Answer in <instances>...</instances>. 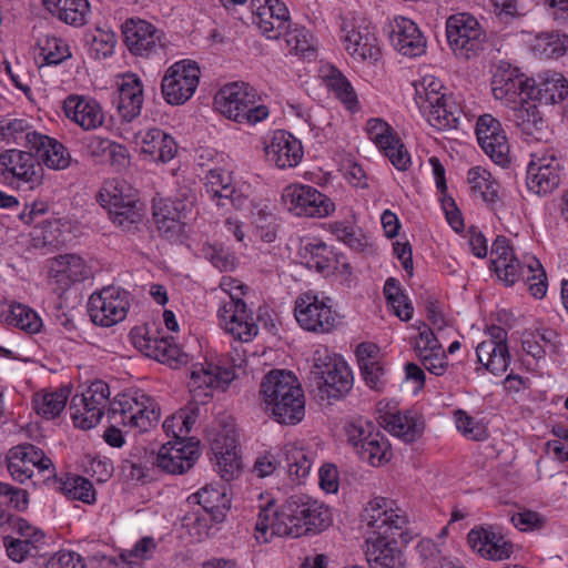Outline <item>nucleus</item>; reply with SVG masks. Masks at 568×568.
Listing matches in <instances>:
<instances>
[{"label": "nucleus", "instance_id": "obj_44", "mask_svg": "<svg viewBox=\"0 0 568 568\" xmlns=\"http://www.w3.org/2000/svg\"><path fill=\"white\" fill-rule=\"evenodd\" d=\"M568 36L559 32H541L531 42V51L539 59H556L566 53Z\"/></svg>", "mask_w": 568, "mask_h": 568}, {"label": "nucleus", "instance_id": "obj_29", "mask_svg": "<svg viewBox=\"0 0 568 568\" xmlns=\"http://www.w3.org/2000/svg\"><path fill=\"white\" fill-rule=\"evenodd\" d=\"M390 41L403 55L418 57L426 50V40L419 28L405 17H396L390 23Z\"/></svg>", "mask_w": 568, "mask_h": 568}, {"label": "nucleus", "instance_id": "obj_2", "mask_svg": "<svg viewBox=\"0 0 568 568\" xmlns=\"http://www.w3.org/2000/svg\"><path fill=\"white\" fill-rule=\"evenodd\" d=\"M364 520L378 537L366 541V560L369 568H404L403 552L395 540L387 539L388 534L395 535L405 527L407 518L404 511L393 507V501L384 497H375L364 509Z\"/></svg>", "mask_w": 568, "mask_h": 568}, {"label": "nucleus", "instance_id": "obj_31", "mask_svg": "<svg viewBox=\"0 0 568 568\" xmlns=\"http://www.w3.org/2000/svg\"><path fill=\"white\" fill-rule=\"evenodd\" d=\"M90 276V268L84 260L75 254L59 255L50 261L49 278L67 288L73 283L82 282Z\"/></svg>", "mask_w": 568, "mask_h": 568}, {"label": "nucleus", "instance_id": "obj_52", "mask_svg": "<svg viewBox=\"0 0 568 568\" xmlns=\"http://www.w3.org/2000/svg\"><path fill=\"white\" fill-rule=\"evenodd\" d=\"M61 493L70 499L81 500L84 504L95 501V489L93 484L79 475H69L60 480Z\"/></svg>", "mask_w": 568, "mask_h": 568}, {"label": "nucleus", "instance_id": "obj_1", "mask_svg": "<svg viewBox=\"0 0 568 568\" xmlns=\"http://www.w3.org/2000/svg\"><path fill=\"white\" fill-rule=\"evenodd\" d=\"M332 513L322 501L307 495H292L282 505L268 503L260 510L255 538L268 542L273 536L297 538L318 534L332 524Z\"/></svg>", "mask_w": 568, "mask_h": 568}, {"label": "nucleus", "instance_id": "obj_34", "mask_svg": "<svg viewBox=\"0 0 568 568\" xmlns=\"http://www.w3.org/2000/svg\"><path fill=\"white\" fill-rule=\"evenodd\" d=\"M344 45L345 50L358 60H377L379 57V47L374 31L368 26H352L351 29L345 26Z\"/></svg>", "mask_w": 568, "mask_h": 568}, {"label": "nucleus", "instance_id": "obj_37", "mask_svg": "<svg viewBox=\"0 0 568 568\" xmlns=\"http://www.w3.org/2000/svg\"><path fill=\"white\" fill-rule=\"evenodd\" d=\"M44 9L59 21L79 28L88 22L89 0H42Z\"/></svg>", "mask_w": 568, "mask_h": 568}, {"label": "nucleus", "instance_id": "obj_40", "mask_svg": "<svg viewBox=\"0 0 568 568\" xmlns=\"http://www.w3.org/2000/svg\"><path fill=\"white\" fill-rule=\"evenodd\" d=\"M322 78L335 98L351 112L359 110L356 91L348 79L335 67L322 69Z\"/></svg>", "mask_w": 568, "mask_h": 568}, {"label": "nucleus", "instance_id": "obj_17", "mask_svg": "<svg viewBox=\"0 0 568 568\" xmlns=\"http://www.w3.org/2000/svg\"><path fill=\"white\" fill-rule=\"evenodd\" d=\"M233 378L234 373L229 368L212 363L193 364L189 382L192 398L199 404H206L214 389L224 390Z\"/></svg>", "mask_w": 568, "mask_h": 568}, {"label": "nucleus", "instance_id": "obj_39", "mask_svg": "<svg viewBox=\"0 0 568 568\" xmlns=\"http://www.w3.org/2000/svg\"><path fill=\"white\" fill-rule=\"evenodd\" d=\"M385 428L405 443L417 440L424 432V420L409 410L387 414L383 417Z\"/></svg>", "mask_w": 568, "mask_h": 568}, {"label": "nucleus", "instance_id": "obj_4", "mask_svg": "<svg viewBox=\"0 0 568 568\" xmlns=\"http://www.w3.org/2000/svg\"><path fill=\"white\" fill-rule=\"evenodd\" d=\"M491 268L506 285H514L523 280L534 297L542 298L546 295L547 275L535 256L527 257L521 264L505 236L496 237L491 245Z\"/></svg>", "mask_w": 568, "mask_h": 568}, {"label": "nucleus", "instance_id": "obj_48", "mask_svg": "<svg viewBox=\"0 0 568 568\" xmlns=\"http://www.w3.org/2000/svg\"><path fill=\"white\" fill-rule=\"evenodd\" d=\"M445 88L438 79L434 77H425L420 84L416 87L415 101L418 105L419 110H426L430 113V119L434 118V113H432V108H434V103H438L443 95H447ZM435 122V120H433ZM440 121H438L439 124ZM437 123V121H436Z\"/></svg>", "mask_w": 568, "mask_h": 568}, {"label": "nucleus", "instance_id": "obj_3", "mask_svg": "<svg viewBox=\"0 0 568 568\" xmlns=\"http://www.w3.org/2000/svg\"><path fill=\"white\" fill-rule=\"evenodd\" d=\"M260 393L273 418L285 425L300 423L305 414L304 392L288 371L273 369L264 376Z\"/></svg>", "mask_w": 568, "mask_h": 568}, {"label": "nucleus", "instance_id": "obj_43", "mask_svg": "<svg viewBox=\"0 0 568 568\" xmlns=\"http://www.w3.org/2000/svg\"><path fill=\"white\" fill-rule=\"evenodd\" d=\"M68 388L43 390L33 395V407L38 415L45 419L58 417L65 408L69 398Z\"/></svg>", "mask_w": 568, "mask_h": 568}, {"label": "nucleus", "instance_id": "obj_41", "mask_svg": "<svg viewBox=\"0 0 568 568\" xmlns=\"http://www.w3.org/2000/svg\"><path fill=\"white\" fill-rule=\"evenodd\" d=\"M420 112L432 126L443 131L456 129L463 113L460 104L452 94L443 95V99L437 104L434 103V108H432L435 121H440L439 124L430 119V113L426 110H420Z\"/></svg>", "mask_w": 568, "mask_h": 568}, {"label": "nucleus", "instance_id": "obj_51", "mask_svg": "<svg viewBox=\"0 0 568 568\" xmlns=\"http://www.w3.org/2000/svg\"><path fill=\"white\" fill-rule=\"evenodd\" d=\"M6 321L28 334H36L42 327V320L29 306L20 303L10 305Z\"/></svg>", "mask_w": 568, "mask_h": 568}, {"label": "nucleus", "instance_id": "obj_46", "mask_svg": "<svg viewBox=\"0 0 568 568\" xmlns=\"http://www.w3.org/2000/svg\"><path fill=\"white\" fill-rule=\"evenodd\" d=\"M251 217L256 234L262 241L270 243L276 239V216L270 203L266 201L252 203Z\"/></svg>", "mask_w": 568, "mask_h": 568}, {"label": "nucleus", "instance_id": "obj_18", "mask_svg": "<svg viewBox=\"0 0 568 568\" xmlns=\"http://www.w3.org/2000/svg\"><path fill=\"white\" fill-rule=\"evenodd\" d=\"M34 469L48 473V477L54 471L51 459L32 444H21L9 450L8 470L14 480L23 484L32 478Z\"/></svg>", "mask_w": 568, "mask_h": 568}, {"label": "nucleus", "instance_id": "obj_21", "mask_svg": "<svg viewBox=\"0 0 568 568\" xmlns=\"http://www.w3.org/2000/svg\"><path fill=\"white\" fill-rule=\"evenodd\" d=\"M199 455V442L194 438L174 440L161 446L154 464L168 474L181 475L194 466Z\"/></svg>", "mask_w": 568, "mask_h": 568}, {"label": "nucleus", "instance_id": "obj_14", "mask_svg": "<svg viewBox=\"0 0 568 568\" xmlns=\"http://www.w3.org/2000/svg\"><path fill=\"white\" fill-rule=\"evenodd\" d=\"M562 164L555 150H540L531 154L527 166L526 184L537 195H547L560 184Z\"/></svg>", "mask_w": 568, "mask_h": 568}, {"label": "nucleus", "instance_id": "obj_45", "mask_svg": "<svg viewBox=\"0 0 568 568\" xmlns=\"http://www.w3.org/2000/svg\"><path fill=\"white\" fill-rule=\"evenodd\" d=\"M283 468H285L293 481L305 478L312 468L310 454L302 447L288 443L282 449Z\"/></svg>", "mask_w": 568, "mask_h": 568}, {"label": "nucleus", "instance_id": "obj_8", "mask_svg": "<svg viewBox=\"0 0 568 568\" xmlns=\"http://www.w3.org/2000/svg\"><path fill=\"white\" fill-rule=\"evenodd\" d=\"M110 388L103 381H94L81 394H75L70 403L74 426L90 429L97 426L110 406Z\"/></svg>", "mask_w": 568, "mask_h": 568}, {"label": "nucleus", "instance_id": "obj_57", "mask_svg": "<svg viewBox=\"0 0 568 568\" xmlns=\"http://www.w3.org/2000/svg\"><path fill=\"white\" fill-rule=\"evenodd\" d=\"M116 43V37L112 31H105L98 28L91 36L90 55L97 60L111 57Z\"/></svg>", "mask_w": 568, "mask_h": 568}, {"label": "nucleus", "instance_id": "obj_26", "mask_svg": "<svg viewBox=\"0 0 568 568\" xmlns=\"http://www.w3.org/2000/svg\"><path fill=\"white\" fill-rule=\"evenodd\" d=\"M508 118L528 139L540 141L548 132L547 121L540 113L536 101L530 98L519 99L510 105Z\"/></svg>", "mask_w": 568, "mask_h": 568}, {"label": "nucleus", "instance_id": "obj_53", "mask_svg": "<svg viewBox=\"0 0 568 568\" xmlns=\"http://www.w3.org/2000/svg\"><path fill=\"white\" fill-rule=\"evenodd\" d=\"M358 457L374 467L388 463L392 458V449L387 438L381 432L373 434L364 449H361Z\"/></svg>", "mask_w": 568, "mask_h": 568}, {"label": "nucleus", "instance_id": "obj_10", "mask_svg": "<svg viewBox=\"0 0 568 568\" xmlns=\"http://www.w3.org/2000/svg\"><path fill=\"white\" fill-rule=\"evenodd\" d=\"M200 75V68L194 61L182 60L172 64L161 82L164 100L172 105L189 101L199 85Z\"/></svg>", "mask_w": 568, "mask_h": 568}, {"label": "nucleus", "instance_id": "obj_20", "mask_svg": "<svg viewBox=\"0 0 568 568\" xmlns=\"http://www.w3.org/2000/svg\"><path fill=\"white\" fill-rule=\"evenodd\" d=\"M530 79L516 67L501 62L491 79V92L495 99L503 101L508 108L528 98Z\"/></svg>", "mask_w": 568, "mask_h": 568}, {"label": "nucleus", "instance_id": "obj_42", "mask_svg": "<svg viewBox=\"0 0 568 568\" xmlns=\"http://www.w3.org/2000/svg\"><path fill=\"white\" fill-rule=\"evenodd\" d=\"M476 355L478 362L496 376L503 375L511 361L508 346H496L490 342L479 343Z\"/></svg>", "mask_w": 568, "mask_h": 568}, {"label": "nucleus", "instance_id": "obj_35", "mask_svg": "<svg viewBox=\"0 0 568 568\" xmlns=\"http://www.w3.org/2000/svg\"><path fill=\"white\" fill-rule=\"evenodd\" d=\"M320 388L329 398H339L353 386V375L344 362L333 361L320 372Z\"/></svg>", "mask_w": 568, "mask_h": 568}, {"label": "nucleus", "instance_id": "obj_56", "mask_svg": "<svg viewBox=\"0 0 568 568\" xmlns=\"http://www.w3.org/2000/svg\"><path fill=\"white\" fill-rule=\"evenodd\" d=\"M203 257L221 272H229L235 267L236 257L220 244L204 243L201 248Z\"/></svg>", "mask_w": 568, "mask_h": 568}, {"label": "nucleus", "instance_id": "obj_23", "mask_svg": "<svg viewBox=\"0 0 568 568\" xmlns=\"http://www.w3.org/2000/svg\"><path fill=\"white\" fill-rule=\"evenodd\" d=\"M467 541L477 554L489 560H506L514 554V544L494 526L470 529Z\"/></svg>", "mask_w": 568, "mask_h": 568}, {"label": "nucleus", "instance_id": "obj_64", "mask_svg": "<svg viewBox=\"0 0 568 568\" xmlns=\"http://www.w3.org/2000/svg\"><path fill=\"white\" fill-rule=\"evenodd\" d=\"M254 23L257 24L262 34L266 36L268 39H278L288 31L290 17H275L271 18V20L258 17V20H254Z\"/></svg>", "mask_w": 568, "mask_h": 568}, {"label": "nucleus", "instance_id": "obj_13", "mask_svg": "<svg viewBox=\"0 0 568 568\" xmlns=\"http://www.w3.org/2000/svg\"><path fill=\"white\" fill-rule=\"evenodd\" d=\"M282 200L297 216L326 217L335 211L334 202L311 185L290 184L283 190Z\"/></svg>", "mask_w": 568, "mask_h": 568}, {"label": "nucleus", "instance_id": "obj_59", "mask_svg": "<svg viewBox=\"0 0 568 568\" xmlns=\"http://www.w3.org/2000/svg\"><path fill=\"white\" fill-rule=\"evenodd\" d=\"M385 156L388 158L390 163L399 171L408 170L410 165V154L406 146L398 138L397 133L394 135V141L388 139V143L377 146Z\"/></svg>", "mask_w": 568, "mask_h": 568}, {"label": "nucleus", "instance_id": "obj_27", "mask_svg": "<svg viewBox=\"0 0 568 568\" xmlns=\"http://www.w3.org/2000/svg\"><path fill=\"white\" fill-rule=\"evenodd\" d=\"M63 112L85 131L95 130L104 123L103 109L93 98L71 94L63 101Z\"/></svg>", "mask_w": 568, "mask_h": 568}, {"label": "nucleus", "instance_id": "obj_7", "mask_svg": "<svg viewBox=\"0 0 568 568\" xmlns=\"http://www.w3.org/2000/svg\"><path fill=\"white\" fill-rule=\"evenodd\" d=\"M294 316L303 329L320 334L332 332L338 322V315L333 310L331 298L320 297L312 291L296 297Z\"/></svg>", "mask_w": 568, "mask_h": 568}, {"label": "nucleus", "instance_id": "obj_12", "mask_svg": "<svg viewBox=\"0 0 568 568\" xmlns=\"http://www.w3.org/2000/svg\"><path fill=\"white\" fill-rule=\"evenodd\" d=\"M220 325L235 339L252 341L258 333L254 313L237 294H227L217 310Z\"/></svg>", "mask_w": 568, "mask_h": 568}, {"label": "nucleus", "instance_id": "obj_19", "mask_svg": "<svg viewBox=\"0 0 568 568\" xmlns=\"http://www.w3.org/2000/svg\"><path fill=\"white\" fill-rule=\"evenodd\" d=\"M300 256L306 267L324 276L335 272L349 274L352 271L344 254L336 252L318 239L305 243L300 251Z\"/></svg>", "mask_w": 568, "mask_h": 568}, {"label": "nucleus", "instance_id": "obj_36", "mask_svg": "<svg viewBox=\"0 0 568 568\" xmlns=\"http://www.w3.org/2000/svg\"><path fill=\"white\" fill-rule=\"evenodd\" d=\"M143 105V84L140 78L130 73L123 77L119 88L118 111L124 121L140 115Z\"/></svg>", "mask_w": 568, "mask_h": 568}, {"label": "nucleus", "instance_id": "obj_11", "mask_svg": "<svg viewBox=\"0 0 568 568\" xmlns=\"http://www.w3.org/2000/svg\"><path fill=\"white\" fill-rule=\"evenodd\" d=\"M129 307V292L115 286H106L93 293L88 302L91 321L102 327H110L123 321Z\"/></svg>", "mask_w": 568, "mask_h": 568}, {"label": "nucleus", "instance_id": "obj_47", "mask_svg": "<svg viewBox=\"0 0 568 568\" xmlns=\"http://www.w3.org/2000/svg\"><path fill=\"white\" fill-rule=\"evenodd\" d=\"M32 131L28 121L23 119H3L0 121V136L7 144H21L31 150L32 135H39Z\"/></svg>", "mask_w": 568, "mask_h": 568}, {"label": "nucleus", "instance_id": "obj_50", "mask_svg": "<svg viewBox=\"0 0 568 568\" xmlns=\"http://www.w3.org/2000/svg\"><path fill=\"white\" fill-rule=\"evenodd\" d=\"M468 182L475 195L487 203H494L498 197V183L491 174L480 166L471 168L467 174Z\"/></svg>", "mask_w": 568, "mask_h": 568}, {"label": "nucleus", "instance_id": "obj_28", "mask_svg": "<svg viewBox=\"0 0 568 568\" xmlns=\"http://www.w3.org/2000/svg\"><path fill=\"white\" fill-rule=\"evenodd\" d=\"M214 455V467L222 479L230 481L240 470L237 455V439L234 430H226L216 435L211 445Z\"/></svg>", "mask_w": 568, "mask_h": 568}, {"label": "nucleus", "instance_id": "obj_16", "mask_svg": "<svg viewBox=\"0 0 568 568\" xmlns=\"http://www.w3.org/2000/svg\"><path fill=\"white\" fill-rule=\"evenodd\" d=\"M123 41L130 53L151 58L164 48V33L151 22L131 18L122 24Z\"/></svg>", "mask_w": 568, "mask_h": 568}, {"label": "nucleus", "instance_id": "obj_25", "mask_svg": "<svg viewBox=\"0 0 568 568\" xmlns=\"http://www.w3.org/2000/svg\"><path fill=\"white\" fill-rule=\"evenodd\" d=\"M264 151L267 161L278 169L297 166L304 155L301 141L283 130L273 132L270 141L265 143Z\"/></svg>", "mask_w": 568, "mask_h": 568}, {"label": "nucleus", "instance_id": "obj_22", "mask_svg": "<svg viewBox=\"0 0 568 568\" xmlns=\"http://www.w3.org/2000/svg\"><path fill=\"white\" fill-rule=\"evenodd\" d=\"M476 136L483 151L498 165L509 163V144L500 122L490 114L478 118Z\"/></svg>", "mask_w": 568, "mask_h": 568}, {"label": "nucleus", "instance_id": "obj_9", "mask_svg": "<svg viewBox=\"0 0 568 568\" xmlns=\"http://www.w3.org/2000/svg\"><path fill=\"white\" fill-rule=\"evenodd\" d=\"M0 175L11 183L33 190L43 183L44 170L33 151L10 149L0 153Z\"/></svg>", "mask_w": 568, "mask_h": 568}, {"label": "nucleus", "instance_id": "obj_62", "mask_svg": "<svg viewBox=\"0 0 568 568\" xmlns=\"http://www.w3.org/2000/svg\"><path fill=\"white\" fill-rule=\"evenodd\" d=\"M143 412H136V415L130 416V429L138 432H148L150 428L155 427L160 422V407L158 403L151 397L149 403L145 404Z\"/></svg>", "mask_w": 568, "mask_h": 568}, {"label": "nucleus", "instance_id": "obj_24", "mask_svg": "<svg viewBox=\"0 0 568 568\" xmlns=\"http://www.w3.org/2000/svg\"><path fill=\"white\" fill-rule=\"evenodd\" d=\"M134 143L145 159L155 163H168L178 153V143L174 138L155 126L135 132Z\"/></svg>", "mask_w": 568, "mask_h": 568}, {"label": "nucleus", "instance_id": "obj_15", "mask_svg": "<svg viewBox=\"0 0 568 568\" xmlns=\"http://www.w3.org/2000/svg\"><path fill=\"white\" fill-rule=\"evenodd\" d=\"M446 36L454 51L467 58L484 49L486 32L475 17L469 13H456L446 21Z\"/></svg>", "mask_w": 568, "mask_h": 568}, {"label": "nucleus", "instance_id": "obj_55", "mask_svg": "<svg viewBox=\"0 0 568 568\" xmlns=\"http://www.w3.org/2000/svg\"><path fill=\"white\" fill-rule=\"evenodd\" d=\"M454 418L456 428L467 439L483 442L488 438L487 427L481 422L468 415L465 410H455Z\"/></svg>", "mask_w": 568, "mask_h": 568}, {"label": "nucleus", "instance_id": "obj_49", "mask_svg": "<svg viewBox=\"0 0 568 568\" xmlns=\"http://www.w3.org/2000/svg\"><path fill=\"white\" fill-rule=\"evenodd\" d=\"M347 444L354 449L357 456L361 455V449H364L366 443L377 434L376 426L373 422L363 417H358L347 422L344 426Z\"/></svg>", "mask_w": 568, "mask_h": 568}, {"label": "nucleus", "instance_id": "obj_5", "mask_svg": "<svg viewBox=\"0 0 568 568\" xmlns=\"http://www.w3.org/2000/svg\"><path fill=\"white\" fill-rule=\"evenodd\" d=\"M256 89L246 82H232L222 87L214 97L215 109L239 124L254 125L270 115Z\"/></svg>", "mask_w": 568, "mask_h": 568}, {"label": "nucleus", "instance_id": "obj_30", "mask_svg": "<svg viewBox=\"0 0 568 568\" xmlns=\"http://www.w3.org/2000/svg\"><path fill=\"white\" fill-rule=\"evenodd\" d=\"M568 95V81L561 73L547 71L530 79L528 98L544 104H555Z\"/></svg>", "mask_w": 568, "mask_h": 568}, {"label": "nucleus", "instance_id": "obj_58", "mask_svg": "<svg viewBox=\"0 0 568 568\" xmlns=\"http://www.w3.org/2000/svg\"><path fill=\"white\" fill-rule=\"evenodd\" d=\"M285 36L290 52L308 59L315 55L312 36L305 28H295L292 31H287Z\"/></svg>", "mask_w": 568, "mask_h": 568}, {"label": "nucleus", "instance_id": "obj_33", "mask_svg": "<svg viewBox=\"0 0 568 568\" xmlns=\"http://www.w3.org/2000/svg\"><path fill=\"white\" fill-rule=\"evenodd\" d=\"M32 139L31 151L34 152L41 166L45 165L48 169L62 171L71 165V154L60 141L42 133L32 135Z\"/></svg>", "mask_w": 568, "mask_h": 568}, {"label": "nucleus", "instance_id": "obj_60", "mask_svg": "<svg viewBox=\"0 0 568 568\" xmlns=\"http://www.w3.org/2000/svg\"><path fill=\"white\" fill-rule=\"evenodd\" d=\"M41 55L47 64H59L71 58V51L68 43L55 37L45 38L40 47Z\"/></svg>", "mask_w": 568, "mask_h": 568}, {"label": "nucleus", "instance_id": "obj_63", "mask_svg": "<svg viewBox=\"0 0 568 568\" xmlns=\"http://www.w3.org/2000/svg\"><path fill=\"white\" fill-rule=\"evenodd\" d=\"M189 203L186 201L184 205H176L173 199H160L153 203V216L189 220L191 217Z\"/></svg>", "mask_w": 568, "mask_h": 568}, {"label": "nucleus", "instance_id": "obj_54", "mask_svg": "<svg viewBox=\"0 0 568 568\" xmlns=\"http://www.w3.org/2000/svg\"><path fill=\"white\" fill-rule=\"evenodd\" d=\"M232 174L224 169H212L204 178V187L209 197L217 206L225 207L226 203L222 201V195L226 194V189L232 185Z\"/></svg>", "mask_w": 568, "mask_h": 568}, {"label": "nucleus", "instance_id": "obj_6", "mask_svg": "<svg viewBox=\"0 0 568 568\" xmlns=\"http://www.w3.org/2000/svg\"><path fill=\"white\" fill-rule=\"evenodd\" d=\"M98 201L109 210L111 221L123 231L133 230L142 221L138 191L124 180L104 182Z\"/></svg>", "mask_w": 568, "mask_h": 568}, {"label": "nucleus", "instance_id": "obj_32", "mask_svg": "<svg viewBox=\"0 0 568 568\" xmlns=\"http://www.w3.org/2000/svg\"><path fill=\"white\" fill-rule=\"evenodd\" d=\"M135 347L141 349L148 357L169 364L170 366L184 363V354L173 343L171 337H159L155 333L148 331L144 336L134 342Z\"/></svg>", "mask_w": 568, "mask_h": 568}, {"label": "nucleus", "instance_id": "obj_61", "mask_svg": "<svg viewBox=\"0 0 568 568\" xmlns=\"http://www.w3.org/2000/svg\"><path fill=\"white\" fill-rule=\"evenodd\" d=\"M196 503L202 506L203 510L207 514H214L221 508H225L227 500L224 490L217 489L214 486H205L193 495Z\"/></svg>", "mask_w": 568, "mask_h": 568}, {"label": "nucleus", "instance_id": "obj_38", "mask_svg": "<svg viewBox=\"0 0 568 568\" xmlns=\"http://www.w3.org/2000/svg\"><path fill=\"white\" fill-rule=\"evenodd\" d=\"M150 398L151 396L140 390L119 394L110 403L108 417L113 423L130 428V416L146 409L145 404L149 403Z\"/></svg>", "mask_w": 568, "mask_h": 568}]
</instances>
